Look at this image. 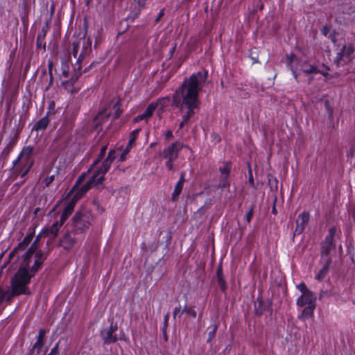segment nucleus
<instances>
[{
  "instance_id": "4d7b16f0",
  "label": "nucleus",
  "mask_w": 355,
  "mask_h": 355,
  "mask_svg": "<svg viewBox=\"0 0 355 355\" xmlns=\"http://www.w3.org/2000/svg\"><path fill=\"white\" fill-rule=\"evenodd\" d=\"M24 182V180H23L20 183H16L15 184V187H17V188H18L21 184H23Z\"/></svg>"
},
{
  "instance_id": "aec40b11",
  "label": "nucleus",
  "mask_w": 355,
  "mask_h": 355,
  "mask_svg": "<svg viewBox=\"0 0 355 355\" xmlns=\"http://www.w3.org/2000/svg\"><path fill=\"white\" fill-rule=\"evenodd\" d=\"M331 261H332V260L331 258L327 259L322 268L316 274V275L315 277V279H317L318 281H322L325 278V277L327 276V275L329 272V267L331 263Z\"/></svg>"
},
{
  "instance_id": "5701e85b",
  "label": "nucleus",
  "mask_w": 355,
  "mask_h": 355,
  "mask_svg": "<svg viewBox=\"0 0 355 355\" xmlns=\"http://www.w3.org/2000/svg\"><path fill=\"white\" fill-rule=\"evenodd\" d=\"M139 132H140V129H135L130 132V139H129L128 145L125 148V153H128V152L132 148V146L135 144V141L139 135Z\"/></svg>"
},
{
  "instance_id": "20e7f679",
  "label": "nucleus",
  "mask_w": 355,
  "mask_h": 355,
  "mask_svg": "<svg viewBox=\"0 0 355 355\" xmlns=\"http://www.w3.org/2000/svg\"><path fill=\"white\" fill-rule=\"evenodd\" d=\"M115 151L110 150L107 158L102 162L101 165L94 170L92 176L88 180L92 187H99L103 184L105 180L104 175L109 171L113 161L115 159Z\"/></svg>"
},
{
  "instance_id": "37998d69",
  "label": "nucleus",
  "mask_w": 355,
  "mask_h": 355,
  "mask_svg": "<svg viewBox=\"0 0 355 355\" xmlns=\"http://www.w3.org/2000/svg\"><path fill=\"white\" fill-rule=\"evenodd\" d=\"M326 68V71H322V70H319V71L318 72V73H320L322 74V76H324L326 79H329V78H331L332 76L328 73L327 71H329L330 69L328 67H325Z\"/></svg>"
},
{
  "instance_id": "e433bc0d",
  "label": "nucleus",
  "mask_w": 355,
  "mask_h": 355,
  "mask_svg": "<svg viewBox=\"0 0 355 355\" xmlns=\"http://www.w3.org/2000/svg\"><path fill=\"white\" fill-rule=\"evenodd\" d=\"M107 150V146H103L101 147V152L99 154L98 158L94 161L92 164V166H96L100 161V159L105 155Z\"/></svg>"
},
{
  "instance_id": "7ed1b4c3",
  "label": "nucleus",
  "mask_w": 355,
  "mask_h": 355,
  "mask_svg": "<svg viewBox=\"0 0 355 355\" xmlns=\"http://www.w3.org/2000/svg\"><path fill=\"white\" fill-rule=\"evenodd\" d=\"M34 148L31 146L24 147L17 159L12 162L11 173L15 179L17 176L24 178L34 164L33 158Z\"/></svg>"
},
{
  "instance_id": "cd10ccee",
  "label": "nucleus",
  "mask_w": 355,
  "mask_h": 355,
  "mask_svg": "<svg viewBox=\"0 0 355 355\" xmlns=\"http://www.w3.org/2000/svg\"><path fill=\"white\" fill-rule=\"evenodd\" d=\"M231 171V164L230 162H226L223 166H220L219 171L220 176L229 177Z\"/></svg>"
},
{
  "instance_id": "6e6552de",
  "label": "nucleus",
  "mask_w": 355,
  "mask_h": 355,
  "mask_svg": "<svg viewBox=\"0 0 355 355\" xmlns=\"http://www.w3.org/2000/svg\"><path fill=\"white\" fill-rule=\"evenodd\" d=\"M354 53V48L352 45H345L341 51L338 52L335 58L337 66H343L352 60V55Z\"/></svg>"
},
{
  "instance_id": "e2e57ef3",
  "label": "nucleus",
  "mask_w": 355,
  "mask_h": 355,
  "mask_svg": "<svg viewBox=\"0 0 355 355\" xmlns=\"http://www.w3.org/2000/svg\"><path fill=\"white\" fill-rule=\"evenodd\" d=\"M38 210H39V208H37V209H35V213H36L37 211H38Z\"/></svg>"
},
{
  "instance_id": "f03ea898",
  "label": "nucleus",
  "mask_w": 355,
  "mask_h": 355,
  "mask_svg": "<svg viewBox=\"0 0 355 355\" xmlns=\"http://www.w3.org/2000/svg\"><path fill=\"white\" fill-rule=\"evenodd\" d=\"M35 243H34L22 256L24 261L21 266L10 281L12 289L9 299L22 294H31L27 285L46 258L42 251L35 253Z\"/></svg>"
},
{
  "instance_id": "a18cd8bd",
  "label": "nucleus",
  "mask_w": 355,
  "mask_h": 355,
  "mask_svg": "<svg viewBox=\"0 0 355 355\" xmlns=\"http://www.w3.org/2000/svg\"><path fill=\"white\" fill-rule=\"evenodd\" d=\"M182 311H181V307L180 306H178L177 307H175L174 309V311H173V318H175L176 317V315L178 314V313H181ZM182 314H180L181 315Z\"/></svg>"
},
{
  "instance_id": "5fc2aeb1",
  "label": "nucleus",
  "mask_w": 355,
  "mask_h": 355,
  "mask_svg": "<svg viewBox=\"0 0 355 355\" xmlns=\"http://www.w3.org/2000/svg\"><path fill=\"white\" fill-rule=\"evenodd\" d=\"M249 183L250 184L251 186H254V180L252 175H250V177L249 178Z\"/></svg>"
},
{
  "instance_id": "7c9ffc66",
  "label": "nucleus",
  "mask_w": 355,
  "mask_h": 355,
  "mask_svg": "<svg viewBox=\"0 0 355 355\" xmlns=\"http://www.w3.org/2000/svg\"><path fill=\"white\" fill-rule=\"evenodd\" d=\"M113 109L114 110V112L112 116L113 119H116L119 117L122 112V110L120 108V100H117L116 102L114 104Z\"/></svg>"
},
{
  "instance_id": "0eeeda50",
  "label": "nucleus",
  "mask_w": 355,
  "mask_h": 355,
  "mask_svg": "<svg viewBox=\"0 0 355 355\" xmlns=\"http://www.w3.org/2000/svg\"><path fill=\"white\" fill-rule=\"evenodd\" d=\"M337 232L336 227H331L328 230V234L320 243L321 259L324 257L329 256L331 251L336 248L335 236Z\"/></svg>"
},
{
  "instance_id": "13d9d810",
  "label": "nucleus",
  "mask_w": 355,
  "mask_h": 355,
  "mask_svg": "<svg viewBox=\"0 0 355 355\" xmlns=\"http://www.w3.org/2000/svg\"><path fill=\"white\" fill-rule=\"evenodd\" d=\"M324 293V291H321V292H320V295H319V298H320V299H321V298L323 297Z\"/></svg>"
},
{
  "instance_id": "79ce46f5",
  "label": "nucleus",
  "mask_w": 355,
  "mask_h": 355,
  "mask_svg": "<svg viewBox=\"0 0 355 355\" xmlns=\"http://www.w3.org/2000/svg\"><path fill=\"white\" fill-rule=\"evenodd\" d=\"M59 354V344L56 343L55 345L51 349V352L47 355H58Z\"/></svg>"
},
{
  "instance_id": "bb28decb",
  "label": "nucleus",
  "mask_w": 355,
  "mask_h": 355,
  "mask_svg": "<svg viewBox=\"0 0 355 355\" xmlns=\"http://www.w3.org/2000/svg\"><path fill=\"white\" fill-rule=\"evenodd\" d=\"M263 311V302L261 299L257 298L254 302V313L257 315H261Z\"/></svg>"
},
{
  "instance_id": "9b49d317",
  "label": "nucleus",
  "mask_w": 355,
  "mask_h": 355,
  "mask_svg": "<svg viewBox=\"0 0 355 355\" xmlns=\"http://www.w3.org/2000/svg\"><path fill=\"white\" fill-rule=\"evenodd\" d=\"M82 74L81 69L78 70L77 66H74L73 72L71 74L69 80L62 81L61 85L67 90V92L71 94L77 93L78 91V88L74 86L75 83L79 78Z\"/></svg>"
},
{
  "instance_id": "603ef678",
  "label": "nucleus",
  "mask_w": 355,
  "mask_h": 355,
  "mask_svg": "<svg viewBox=\"0 0 355 355\" xmlns=\"http://www.w3.org/2000/svg\"><path fill=\"white\" fill-rule=\"evenodd\" d=\"M128 153H125V150L123 151V153L121 155L119 160L121 162H123L125 159V156Z\"/></svg>"
},
{
  "instance_id": "a211bd4d",
  "label": "nucleus",
  "mask_w": 355,
  "mask_h": 355,
  "mask_svg": "<svg viewBox=\"0 0 355 355\" xmlns=\"http://www.w3.org/2000/svg\"><path fill=\"white\" fill-rule=\"evenodd\" d=\"M64 222H62L60 219L59 221L55 222L50 227L44 230V234L46 236H50L53 238L55 237L62 225Z\"/></svg>"
},
{
  "instance_id": "a878e982",
  "label": "nucleus",
  "mask_w": 355,
  "mask_h": 355,
  "mask_svg": "<svg viewBox=\"0 0 355 355\" xmlns=\"http://www.w3.org/2000/svg\"><path fill=\"white\" fill-rule=\"evenodd\" d=\"M294 55L293 54H291V55H286V63H287V66L289 67V69L291 70L292 71V73L294 76V78L295 79H297V69H294L292 66V63L294 60Z\"/></svg>"
},
{
  "instance_id": "39448f33",
  "label": "nucleus",
  "mask_w": 355,
  "mask_h": 355,
  "mask_svg": "<svg viewBox=\"0 0 355 355\" xmlns=\"http://www.w3.org/2000/svg\"><path fill=\"white\" fill-rule=\"evenodd\" d=\"M296 304L298 307H303L301 315L298 317L299 319L305 320L311 318L313 315L314 310L316 307V297L312 291L306 292L302 294L296 301Z\"/></svg>"
},
{
  "instance_id": "2f4dec72",
  "label": "nucleus",
  "mask_w": 355,
  "mask_h": 355,
  "mask_svg": "<svg viewBox=\"0 0 355 355\" xmlns=\"http://www.w3.org/2000/svg\"><path fill=\"white\" fill-rule=\"evenodd\" d=\"M53 67V61L51 60H48V72H49V84L47 86L46 89H49V87L52 84V81H53V73H52Z\"/></svg>"
},
{
  "instance_id": "a19ab883",
  "label": "nucleus",
  "mask_w": 355,
  "mask_h": 355,
  "mask_svg": "<svg viewBox=\"0 0 355 355\" xmlns=\"http://www.w3.org/2000/svg\"><path fill=\"white\" fill-rule=\"evenodd\" d=\"M254 206H251L246 214V221L250 223L253 216Z\"/></svg>"
},
{
  "instance_id": "ea45409f",
  "label": "nucleus",
  "mask_w": 355,
  "mask_h": 355,
  "mask_svg": "<svg viewBox=\"0 0 355 355\" xmlns=\"http://www.w3.org/2000/svg\"><path fill=\"white\" fill-rule=\"evenodd\" d=\"M168 320H169V313H167L164 317V324H163V327H162V331L164 332V334H166V329H167L168 324Z\"/></svg>"
},
{
  "instance_id": "c756f323",
  "label": "nucleus",
  "mask_w": 355,
  "mask_h": 355,
  "mask_svg": "<svg viewBox=\"0 0 355 355\" xmlns=\"http://www.w3.org/2000/svg\"><path fill=\"white\" fill-rule=\"evenodd\" d=\"M182 188H183V186L181 185L180 183H177L175 184V189L172 193V197H171V200L173 201H175L178 199V196H180V194L182 192Z\"/></svg>"
},
{
  "instance_id": "49530a36",
  "label": "nucleus",
  "mask_w": 355,
  "mask_h": 355,
  "mask_svg": "<svg viewBox=\"0 0 355 355\" xmlns=\"http://www.w3.org/2000/svg\"><path fill=\"white\" fill-rule=\"evenodd\" d=\"M164 15V11L162 9L158 13V15H157V17L155 19V22H158L159 21V19L163 17Z\"/></svg>"
},
{
  "instance_id": "09e8293b",
  "label": "nucleus",
  "mask_w": 355,
  "mask_h": 355,
  "mask_svg": "<svg viewBox=\"0 0 355 355\" xmlns=\"http://www.w3.org/2000/svg\"><path fill=\"white\" fill-rule=\"evenodd\" d=\"M94 64H95V62H92V63H91L88 67H85V69L83 71H82V70H81L82 73H87V72H88V71H89V69H92V67Z\"/></svg>"
},
{
  "instance_id": "c03bdc74",
  "label": "nucleus",
  "mask_w": 355,
  "mask_h": 355,
  "mask_svg": "<svg viewBox=\"0 0 355 355\" xmlns=\"http://www.w3.org/2000/svg\"><path fill=\"white\" fill-rule=\"evenodd\" d=\"M173 162L174 161H171L170 159H167L166 162V166L169 171L173 170Z\"/></svg>"
},
{
  "instance_id": "69168bd1",
  "label": "nucleus",
  "mask_w": 355,
  "mask_h": 355,
  "mask_svg": "<svg viewBox=\"0 0 355 355\" xmlns=\"http://www.w3.org/2000/svg\"><path fill=\"white\" fill-rule=\"evenodd\" d=\"M354 304H355V302H354Z\"/></svg>"
},
{
  "instance_id": "9d476101",
  "label": "nucleus",
  "mask_w": 355,
  "mask_h": 355,
  "mask_svg": "<svg viewBox=\"0 0 355 355\" xmlns=\"http://www.w3.org/2000/svg\"><path fill=\"white\" fill-rule=\"evenodd\" d=\"M117 329V324L111 322L109 327L105 328L101 331L100 336L103 339L104 344L109 345L118 340L116 335L114 334Z\"/></svg>"
},
{
  "instance_id": "c85d7f7f",
  "label": "nucleus",
  "mask_w": 355,
  "mask_h": 355,
  "mask_svg": "<svg viewBox=\"0 0 355 355\" xmlns=\"http://www.w3.org/2000/svg\"><path fill=\"white\" fill-rule=\"evenodd\" d=\"M230 186V183L229 181V177L220 176V181H219V183L218 185V188L223 189L225 188H229Z\"/></svg>"
},
{
  "instance_id": "f257e3e1",
  "label": "nucleus",
  "mask_w": 355,
  "mask_h": 355,
  "mask_svg": "<svg viewBox=\"0 0 355 355\" xmlns=\"http://www.w3.org/2000/svg\"><path fill=\"white\" fill-rule=\"evenodd\" d=\"M208 77V71H198L185 78L182 85L175 91L173 96L172 105L178 107L182 116L180 128H182L195 114L200 101L198 98Z\"/></svg>"
},
{
  "instance_id": "4468645a",
  "label": "nucleus",
  "mask_w": 355,
  "mask_h": 355,
  "mask_svg": "<svg viewBox=\"0 0 355 355\" xmlns=\"http://www.w3.org/2000/svg\"><path fill=\"white\" fill-rule=\"evenodd\" d=\"M309 214L303 212L300 214L296 220V228L295 230V234H300L303 232L306 226L308 225L309 221Z\"/></svg>"
},
{
  "instance_id": "864d4df0",
  "label": "nucleus",
  "mask_w": 355,
  "mask_h": 355,
  "mask_svg": "<svg viewBox=\"0 0 355 355\" xmlns=\"http://www.w3.org/2000/svg\"><path fill=\"white\" fill-rule=\"evenodd\" d=\"M84 178H85V174L81 175L78 178V180H77L76 184H78V183H79V182H82V181H83V180L84 179Z\"/></svg>"
},
{
  "instance_id": "412c9836",
  "label": "nucleus",
  "mask_w": 355,
  "mask_h": 355,
  "mask_svg": "<svg viewBox=\"0 0 355 355\" xmlns=\"http://www.w3.org/2000/svg\"><path fill=\"white\" fill-rule=\"evenodd\" d=\"M46 332V330L43 329L39 330L37 341L34 343L31 350L37 349V353L40 352L44 343V337Z\"/></svg>"
},
{
  "instance_id": "dca6fc26",
  "label": "nucleus",
  "mask_w": 355,
  "mask_h": 355,
  "mask_svg": "<svg viewBox=\"0 0 355 355\" xmlns=\"http://www.w3.org/2000/svg\"><path fill=\"white\" fill-rule=\"evenodd\" d=\"M76 243V239L71 236L69 232L66 233L60 239L59 245L64 250H71Z\"/></svg>"
},
{
  "instance_id": "c9c22d12",
  "label": "nucleus",
  "mask_w": 355,
  "mask_h": 355,
  "mask_svg": "<svg viewBox=\"0 0 355 355\" xmlns=\"http://www.w3.org/2000/svg\"><path fill=\"white\" fill-rule=\"evenodd\" d=\"M184 313H187L188 315H189L190 316H191L193 318H196V314H197L196 311L192 307L187 308V306H185L182 310L181 314H182Z\"/></svg>"
},
{
  "instance_id": "052dcab7",
  "label": "nucleus",
  "mask_w": 355,
  "mask_h": 355,
  "mask_svg": "<svg viewBox=\"0 0 355 355\" xmlns=\"http://www.w3.org/2000/svg\"><path fill=\"white\" fill-rule=\"evenodd\" d=\"M263 4L261 3L260 6H259V10H262L263 8Z\"/></svg>"
},
{
  "instance_id": "0e129e2a",
  "label": "nucleus",
  "mask_w": 355,
  "mask_h": 355,
  "mask_svg": "<svg viewBox=\"0 0 355 355\" xmlns=\"http://www.w3.org/2000/svg\"><path fill=\"white\" fill-rule=\"evenodd\" d=\"M175 51V48H173L172 50H171V52H173Z\"/></svg>"
},
{
  "instance_id": "f704fd0d",
  "label": "nucleus",
  "mask_w": 355,
  "mask_h": 355,
  "mask_svg": "<svg viewBox=\"0 0 355 355\" xmlns=\"http://www.w3.org/2000/svg\"><path fill=\"white\" fill-rule=\"evenodd\" d=\"M69 62H70L69 56L66 58H62L61 60V69L62 70H69Z\"/></svg>"
},
{
  "instance_id": "3c124183",
  "label": "nucleus",
  "mask_w": 355,
  "mask_h": 355,
  "mask_svg": "<svg viewBox=\"0 0 355 355\" xmlns=\"http://www.w3.org/2000/svg\"><path fill=\"white\" fill-rule=\"evenodd\" d=\"M184 182V173H182L180 178L177 183H180V184L183 186Z\"/></svg>"
},
{
  "instance_id": "6ab92c4d",
  "label": "nucleus",
  "mask_w": 355,
  "mask_h": 355,
  "mask_svg": "<svg viewBox=\"0 0 355 355\" xmlns=\"http://www.w3.org/2000/svg\"><path fill=\"white\" fill-rule=\"evenodd\" d=\"M50 27L51 21H47L37 37V45L38 47H41L43 45L44 49H45V43H43V42Z\"/></svg>"
},
{
  "instance_id": "72a5a7b5",
  "label": "nucleus",
  "mask_w": 355,
  "mask_h": 355,
  "mask_svg": "<svg viewBox=\"0 0 355 355\" xmlns=\"http://www.w3.org/2000/svg\"><path fill=\"white\" fill-rule=\"evenodd\" d=\"M302 70L306 74L318 73L319 71V69H318L317 67L313 65H310L306 68H302Z\"/></svg>"
},
{
  "instance_id": "f3484780",
  "label": "nucleus",
  "mask_w": 355,
  "mask_h": 355,
  "mask_svg": "<svg viewBox=\"0 0 355 355\" xmlns=\"http://www.w3.org/2000/svg\"><path fill=\"white\" fill-rule=\"evenodd\" d=\"M161 102V101H158V102H156V103H150L148 107L146 109V110L144 111V112L142 114H140V115H138L135 120L137 121H141V120H143L144 119H148L149 117H150L154 111L155 110V109L157 107L159 103Z\"/></svg>"
},
{
  "instance_id": "4c0bfd02",
  "label": "nucleus",
  "mask_w": 355,
  "mask_h": 355,
  "mask_svg": "<svg viewBox=\"0 0 355 355\" xmlns=\"http://www.w3.org/2000/svg\"><path fill=\"white\" fill-rule=\"evenodd\" d=\"M218 326L214 324L213 326V329L208 334V339L207 342H210L216 336V333L217 331Z\"/></svg>"
},
{
  "instance_id": "bf43d9fd",
  "label": "nucleus",
  "mask_w": 355,
  "mask_h": 355,
  "mask_svg": "<svg viewBox=\"0 0 355 355\" xmlns=\"http://www.w3.org/2000/svg\"><path fill=\"white\" fill-rule=\"evenodd\" d=\"M21 249V244L19 245V247L17 248H15L14 252H18Z\"/></svg>"
},
{
  "instance_id": "ddd939ff",
  "label": "nucleus",
  "mask_w": 355,
  "mask_h": 355,
  "mask_svg": "<svg viewBox=\"0 0 355 355\" xmlns=\"http://www.w3.org/2000/svg\"><path fill=\"white\" fill-rule=\"evenodd\" d=\"M59 173V168H55L53 169L52 166L46 167L42 172V175L44 177L43 183L44 184L45 187H49L55 180V177L58 175Z\"/></svg>"
},
{
  "instance_id": "473e14b6",
  "label": "nucleus",
  "mask_w": 355,
  "mask_h": 355,
  "mask_svg": "<svg viewBox=\"0 0 355 355\" xmlns=\"http://www.w3.org/2000/svg\"><path fill=\"white\" fill-rule=\"evenodd\" d=\"M82 38H80L77 42H73V49H72V54L74 56V58L76 57L80 46L81 44Z\"/></svg>"
},
{
  "instance_id": "393cba45",
  "label": "nucleus",
  "mask_w": 355,
  "mask_h": 355,
  "mask_svg": "<svg viewBox=\"0 0 355 355\" xmlns=\"http://www.w3.org/2000/svg\"><path fill=\"white\" fill-rule=\"evenodd\" d=\"M91 188H93L92 185L87 181L84 185H83L78 191L74 196V198L77 200L80 198L87 191Z\"/></svg>"
},
{
  "instance_id": "6e6d98bb",
  "label": "nucleus",
  "mask_w": 355,
  "mask_h": 355,
  "mask_svg": "<svg viewBox=\"0 0 355 355\" xmlns=\"http://www.w3.org/2000/svg\"><path fill=\"white\" fill-rule=\"evenodd\" d=\"M251 58L252 59V60H253L254 63H256V62H259V60H258L257 58L252 57Z\"/></svg>"
},
{
  "instance_id": "2eb2a0df",
  "label": "nucleus",
  "mask_w": 355,
  "mask_h": 355,
  "mask_svg": "<svg viewBox=\"0 0 355 355\" xmlns=\"http://www.w3.org/2000/svg\"><path fill=\"white\" fill-rule=\"evenodd\" d=\"M76 201L77 200L73 198L65 205L60 217V220H62V222L65 223V221L68 219L69 216L72 214L75 205L76 204Z\"/></svg>"
},
{
  "instance_id": "f8f14e48",
  "label": "nucleus",
  "mask_w": 355,
  "mask_h": 355,
  "mask_svg": "<svg viewBox=\"0 0 355 355\" xmlns=\"http://www.w3.org/2000/svg\"><path fill=\"white\" fill-rule=\"evenodd\" d=\"M92 40L90 38L87 39H82L81 44H82V51L76 60L75 64L77 66V69H82V62L85 56L90 54L92 52Z\"/></svg>"
},
{
  "instance_id": "1a4fd4ad",
  "label": "nucleus",
  "mask_w": 355,
  "mask_h": 355,
  "mask_svg": "<svg viewBox=\"0 0 355 355\" xmlns=\"http://www.w3.org/2000/svg\"><path fill=\"white\" fill-rule=\"evenodd\" d=\"M183 144L182 143L175 141L165 148L161 153V156L166 159L175 161L178 157L180 151L182 149Z\"/></svg>"
},
{
  "instance_id": "58836bf2",
  "label": "nucleus",
  "mask_w": 355,
  "mask_h": 355,
  "mask_svg": "<svg viewBox=\"0 0 355 355\" xmlns=\"http://www.w3.org/2000/svg\"><path fill=\"white\" fill-rule=\"evenodd\" d=\"M296 288L302 292V294H304L306 293V292H310L311 291L307 288L306 285L304 283V282H302L300 284H299L298 285H297Z\"/></svg>"
},
{
  "instance_id": "423d86ee",
  "label": "nucleus",
  "mask_w": 355,
  "mask_h": 355,
  "mask_svg": "<svg viewBox=\"0 0 355 355\" xmlns=\"http://www.w3.org/2000/svg\"><path fill=\"white\" fill-rule=\"evenodd\" d=\"M93 217L90 211L82 209L77 211L73 217L72 232L80 234L89 229Z\"/></svg>"
},
{
  "instance_id": "b1692460",
  "label": "nucleus",
  "mask_w": 355,
  "mask_h": 355,
  "mask_svg": "<svg viewBox=\"0 0 355 355\" xmlns=\"http://www.w3.org/2000/svg\"><path fill=\"white\" fill-rule=\"evenodd\" d=\"M217 282L220 288L224 291L226 288V283L223 278V273L221 264L218 266L216 272Z\"/></svg>"
},
{
  "instance_id": "de8ad7c7",
  "label": "nucleus",
  "mask_w": 355,
  "mask_h": 355,
  "mask_svg": "<svg viewBox=\"0 0 355 355\" xmlns=\"http://www.w3.org/2000/svg\"><path fill=\"white\" fill-rule=\"evenodd\" d=\"M173 132L171 130H167L166 132V134H165V138L166 139H170L171 138H173Z\"/></svg>"
},
{
  "instance_id": "8fccbe9b",
  "label": "nucleus",
  "mask_w": 355,
  "mask_h": 355,
  "mask_svg": "<svg viewBox=\"0 0 355 355\" xmlns=\"http://www.w3.org/2000/svg\"><path fill=\"white\" fill-rule=\"evenodd\" d=\"M69 76V70H62L61 76L63 78H68Z\"/></svg>"
},
{
  "instance_id": "4be33fe9",
  "label": "nucleus",
  "mask_w": 355,
  "mask_h": 355,
  "mask_svg": "<svg viewBox=\"0 0 355 355\" xmlns=\"http://www.w3.org/2000/svg\"><path fill=\"white\" fill-rule=\"evenodd\" d=\"M49 119L48 114H46L44 117L40 119L38 121H37L34 124L32 130H43L46 128V127L49 125Z\"/></svg>"
},
{
  "instance_id": "680f3d73",
  "label": "nucleus",
  "mask_w": 355,
  "mask_h": 355,
  "mask_svg": "<svg viewBox=\"0 0 355 355\" xmlns=\"http://www.w3.org/2000/svg\"><path fill=\"white\" fill-rule=\"evenodd\" d=\"M272 213L273 214H275L276 213V210H275V207H274L273 209H272Z\"/></svg>"
}]
</instances>
